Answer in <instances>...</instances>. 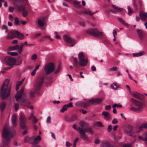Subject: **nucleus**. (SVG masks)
<instances>
[{
  "label": "nucleus",
  "mask_w": 147,
  "mask_h": 147,
  "mask_svg": "<svg viewBox=\"0 0 147 147\" xmlns=\"http://www.w3.org/2000/svg\"><path fill=\"white\" fill-rule=\"evenodd\" d=\"M79 132L81 137L84 140L88 141L89 138L86 134V132L90 134L94 133L93 130L91 127L85 128V123L82 121L80 122L79 124Z\"/></svg>",
  "instance_id": "1"
},
{
  "label": "nucleus",
  "mask_w": 147,
  "mask_h": 147,
  "mask_svg": "<svg viewBox=\"0 0 147 147\" xmlns=\"http://www.w3.org/2000/svg\"><path fill=\"white\" fill-rule=\"evenodd\" d=\"M15 135V134L10 130L6 128H3L2 135L3 139L2 141L4 146L8 145L11 139Z\"/></svg>",
  "instance_id": "2"
},
{
  "label": "nucleus",
  "mask_w": 147,
  "mask_h": 147,
  "mask_svg": "<svg viewBox=\"0 0 147 147\" xmlns=\"http://www.w3.org/2000/svg\"><path fill=\"white\" fill-rule=\"evenodd\" d=\"M11 90L10 87L8 85V80H5L1 87L0 94L3 99L7 98L9 96Z\"/></svg>",
  "instance_id": "3"
},
{
  "label": "nucleus",
  "mask_w": 147,
  "mask_h": 147,
  "mask_svg": "<svg viewBox=\"0 0 147 147\" xmlns=\"http://www.w3.org/2000/svg\"><path fill=\"white\" fill-rule=\"evenodd\" d=\"M44 78L40 77L38 78L37 80L36 84L34 86V90L33 91H31L29 94L30 97L31 98L33 97L37 91L39 90L42 85V84L44 80Z\"/></svg>",
  "instance_id": "4"
},
{
  "label": "nucleus",
  "mask_w": 147,
  "mask_h": 147,
  "mask_svg": "<svg viewBox=\"0 0 147 147\" xmlns=\"http://www.w3.org/2000/svg\"><path fill=\"white\" fill-rule=\"evenodd\" d=\"M55 66L52 62H50L46 64L44 67V70L47 75L53 72L55 69Z\"/></svg>",
  "instance_id": "5"
},
{
  "label": "nucleus",
  "mask_w": 147,
  "mask_h": 147,
  "mask_svg": "<svg viewBox=\"0 0 147 147\" xmlns=\"http://www.w3.org/2000/svg\"><path fill=\"white\" fill-rule=\"evenodd\" d=\"M41 140V137L40 136L36 137L33 136L30 138L26 137L24 139V141L25 142H28L32 144L35 145L38 143Z\"/></svg>",
  "instance_id": "6"
},
{
  "label": "nucleus",
  "mask_w": 147,
  "mask_h": 147,
  "mask_svg": "<svg viewBox=\"0 0 147 147\" xmlns=\"http://www.w3.org/2000/svg\"><path fill=\"white\" fill-rule=\"evenodd\" d=\"M86 32L87 34H91L98 37L103 36L102 32L99 31L96 28H90L87 30Z\"/></svg>",
  "instance_id": "7"
},
{
  "label": "nucleus",
  "mask_w": 147,
  "mask_h": 147,
  "mask_svg": "<svg viewBox=\"0 0 147 147\" xmlns=\"http://www.w3.org/2000/svg\"><path fill=\"white\" fill-rule=\"evenodd\" d=\"M64 41L67 43L69 44V46H74L77 42L76 40L71 37L69 35H65L63 36Z\"/></svg>",
  "instance_id": "8"
},
{
  "label": "nucleus",
  "mask_w": 147,
  "mask_h": 147,
  "mask_svg": "<svg viewBox=\"0 0 147 147\" xmlns=\"http://www.w3.org/2000/svg\"><path fill=\"white\" fill-rule=\"evenodd\" d=\"M27 119L24 114L22 113L20 114V126L22 129H24L26 127Z\"/></svg>",
  "instance_id": "9"
},
{
  "label": "nucleus",
  "mask_w": 147,
  "mask_h": 147,
  "mask_svg": "<svg viewBox=\"0 0 147 147\" xmlns=\"http://www.w3.org/2000/svg\"><path fill=\"white\" fill-rule=\"evenodd\" d=\"M144 128V127L143 126V123L139 126V130L138 131H134L132 130L131 127H129L128 128V129L127 131V133L128 134V135L130 136L135 138L136 137V135L135 134V133H139L140 131L142 130Z\"/></svg>",
  "instance_id": "10"
},
{
  "label": "nucleus",
  "mask_w": 147,
  "mask_h": 147,
  "mask_svg": "<svg viewBox=\"0 0 147 147\" xmlns=\"http://www.w3.org/2000/svg\"><path fill=\"white\" fill-rule=\"evenodd\" d=\"M16 59L11 57H7L5 59V63L7 66L11 67H7V69H11L12 67V66L14 65L16 62Z\"/></svg>",
  "instance_id": "11"
},
{
  "label": "nucleus",
  "mask_w": 147,
  "mask_h": 147,
  "mask_svg": "<svg viewBox=\"0 0 147 147\" xmlns=\"http://www.w3.org/2000/svg\"><path fill=\"white\" fill-rule=\"evenodd\" d=\"M18 30H12L9 32L6 37L7 39H12L16 37L18 33Z\"/></svg>",
  "instance_id": "12"
},
{
  "label": "nucleus",
  "mask_w": 147,
  "mask_h": 147,
  "mask_svg": "<svg viewBox=\"0 0 147 147\" xmlns=\"http://www.w3.org/2000/svg\"><path fill=\"white\" fill-rule=\"evenodd\" d=\"M131 95L133 97L140 99H143L144 98V96L142 94L136 92H133Z\"/></svg>",
  "instance_id": "13"
},
{
  "label": "nucleus",
  "mask_w": 147,
  "mask_h": 147,
  "mask_svg": "<svg viewBox=\"0 0 147 147\" xmlns=\"http://www.w3.org/2000/svg\"><path fill=\"white\" fill-rule=\"evenodd\" d=\"M24 92V89L23 88H22L19 91L17 92L15 96L16 101H18L21 98Z\"/></svg>",
  "instance_id": "14"
},
{
  "label": "nucleus",
  "mask_w": 147,
  "mask_h": 147,
  "mask_svg": "<svg viewBox=\"0 0 147 147\" xmlns=\"http://www.w3.org/2000/svg\"><path fill=\"white\" fill-rule=\"evenodd\" d=\"M129 109L132 111L137 113H141L143 110V107H138L136 108L131 107L129 108Z\"/></svg>",
  "instance_id": "15"
},
{
  "label": "nucleus",
  "mask_w": 147,
  "mask_h": 147,
  "mask_svg": "<svg viewBox=\"0 0 147 147\" xmlns=\"http://www.w3.org/2000/svg\"><path fill=\"white\" fill-rule=\"evenodd\" d=\"M34 114V112L32 111L30 115L28 117V118L29 120H32L33 123H35L38 121V119L36 118Z\"/></svg>",
  "instance_id": "16"
},
{
  "label": "nucleus",
  "mask_w": 147,
  "mask_h": 147,
  "mask_svg": "<svg viewBox=\"0 0 147 147\" xmlns=\"http://www.w3.org/2000/svg\"><path fill=\"white\" fill-rule=\"evenodd\" d=\"M12 125L13 127H16L17 125V115L16 114H13L11 117Z\"/></svg>",
  "instance_id": "17"
},
{
  "label": "nucleus",
  "mask_w": 147,
  "mask_h": 147,
  "mask_svg": "<svg viewBox=\"0 0 147 147\" xmlns=\"http://www.w3.org/2000/svg\"><path fill=\"white\" fill-rule=\"evenodd\" d=\"M93 104H94V98L87 100L84 105V108H86L90 105Z\"/></svg>",
  "instance_id": "18"
},
{
  "label": "nucleus",
  "mask_w": 147,
  "mask_h": 147,
  "mask_svg": "<svg viewBox=\"0 0 147 147\" xmlns=\"http://www.w3.org/2000/svg\"><path fill=\"white\" fill-rule=\"evenodd\" d=\"M101 147H114V146L113 145L111 146L109 141H105L102 142Z\"/></svg>",
  "instance_id": "19"
},
{
  "label": "nucleus",
  "mask_w": 147,
  "mask_h": 147,
  "mask_svg": "<svg viewBox=\"0 0 147 147\" xmlns=\"http://www.w3.org/2000/svg\"><path fill=\"white\" fill-rule=\"evenodd\" d=\"M140 19L142 20H145L147 18V13H143L141 11L139 14Z\"/></svg>",
  "instance_id": "20"
},
{
  "label": "nucleus",
  "mask_w": 147,
  "mask_h": 147,
  "mask_svg": "<svg viewBox=\"0 0 147 147\" xmlns=\"http://www.w3.org/2000/svg\"><path fill=\"white\" fill-rule=\"evenodd\" d=\"M87 62V59L84 58L79 60V64L80 66H84L86 65Z\"/></svg>",
  "instance_id": "21"
},
{
  "label": "nucleus",
  "mask_w": 147,
  "mask_h": 147,
  "mask_svg": "<svg viewBox=\"0 0 147 147\" xmlns=\"http://www.w3.org/2000/svg\"><path fill=\"white\" fill-rule=\"evenodd\" d=\"M146 54L145 51H142L136 53H133L132 54L133 56L134 57H138L144 55Z\"/></svg>",
  "instance_id": "22"
},
{
  "label": "nucleus",
  "mask_w": 147,
  "mask_h": 147,
  "mask_svg": "<svg viewBox=\"0 0 147 147\" xmlns=\"http://www.w3.org/2000/svg\"><path fill=\"white\" fill-rule=\"evenodd\" d=\"M112 6L113 7V11L112 10H111V11L112 12H120L122 11V10L123 9V8L117 7L113 5H112Z\"/></svg>",
  "instance_id": "23"
},
{
  "label": "nucleus",
  "mask_w": 147,
  "mask_h": 147,
  "mask_svg": "<svg viewBox=\"0 0 147 147\" xmlns=\"http://www.w3.org/2000/svg\"><path fill=\"white\" fill-rule=\"evenodd\" d=\"M21 102L22 105L24 106H28L29 102L27 99L22 98L21 100Z\"/></svg>",
  "instance_id": "24"
},
{
  "label": "nucleus",
  "mask_w": 147,
  "mask_h": 147,
  "mask_svg": "<svg viewBox=\"0 0 147 147\" xmlns=\"http://www.w3.org/2000/svg\"><path fill=\"white\" fill-rule=\"evenodd\" d=\"M102 115L104 116V118L106 120H107L110 118V115L109 113L105 111H103Z\"/></svg>",
  "instance_id": "25"
},
{
  "label": "nucleus",
  "mask_w": 147,
  "mask_h": 147,
  "mask_svg": "<svg viewBox=\"0 0 147 147\" xmlns=\"http://www.w3.org/2000/svg\"><path fill=\"white\" fill-rule=\"evenodd\" d=\"M6 103L5 101H2L0 102V110L3 111L6 106Z\"/></svg>",
  "instance_id": "26"
},
{
  "label": "nucleus",
  "mask_w": 147,
  "mask_h": 147,
  "mask_svg": "<svg viewBox=\"0 0 147 147\" xmlns=\"http://www.w3.org/2000/svg\"><path fill=\"white\" fill-rule=\"evenodd\" d=\"M119 85H118L117 83L115 82L113 83L111 85V88L115 90H117L118 89V88H119Z\"/></svg>",
  "instance_id": "27"
},
{
  "label": "nucleus",
  "mask_w": 147,
  "mask_h": 147,
  "mask_svg": "<svg viewBox=\"0 0 147 147\" xmlns=\"http://www.w3.org/2000/svg\"><path fill=\"white\" fill-rule=\"evenodd\" d=\"M137 31L139 38L140 39H142L143 36V31L141 30H138Z\"/></svg>",
  "instance_id": "28"
},
{
  "label": "nucleus",
  "mask_w": 147,
  "mask_h": 147,
  "mask_svg": "<svg viewBox=\"0 0 147 147\" xmlns=\"http://www.w3.org/2000/svg\"><path fill=\"white\" fill-rule=\"evenodd\" d=\"M45 21L43 18L38 20V24L39 26L40 27L42 26L44 24Z\"/></svg>",
  "instance_id": "29"
},
{
  "label": "nucleus",
  "mask_w": 147,
  "mask_h": 147,
  "mask_svg": "<svg viewBox=\"0 0 147 147\" xmlns=\"http://www.w3.org/2000/svg\"><path fill=\"white\" fill-rule=\"evenodd\" d=\"M16 37L20 40H23L24 38V35L18 31Z\"/></svg>",
  "instance_id": "30"
},
{
  "label": "nucleus",
  "mask_w": 147,
  "mask_h": 147,
  "mask_svg": "<svg viewBox=\"0 0 147 147\" xmlns=\"http://www.w3.org/2000/svg\"><path fill=\"white\" fill-rule=\"evenodd\" d=\"M17 8L18 10L20 11H24L25 9L24 5H20L17 6Z\"/></svg>",
  "instance_id": "31"
},
{
  "label": "nucleus",
  "mask_w": 147,
  "mask_h": 147,
  "mask_svg": "<svg viewBox=\"0 0 147 147\" xmlns=\"http://www.w3.org/2000/svg\"><path fill=\"white\" fill-rule=\"evenodd\" d=\"M117 19L119 21L121 24L127 27L128 26V24L126 23L125 22V21L119 17H118Z\"/></svg>",
  "instance_id": "32"
},
{
  "label": "nucleus",
  "mask_w": 147,
  "mask_h": 147,
  "mask_svg": "<svg viewBox=\"0 0 147 147\" xmlns=\"http://www.w3.org/2000/svg\"><path fill=\"white\" fill-rule=\"evenodd\" d=\"M68 107V104H66L64 105L62 108L61 109L60 111L61 112L63 113L65 111H66Z\"/></svg>",
  "instance_id": "33"
},
{
  "label": "nucleus",
  "mask_w": 147,
  "mask_h": 147,
  "mask_svg": "<svg viewBox=\"0 0 147 147\" xmlns=\"http://www.w3.org/2000/svg\"><path fill=\"white\" fill-rule=\"evenodd\" d=\"M19 46L18 45H16L15 46L11 47L10 48V49L11 51H13L17 50L19 49Z\"/></svg>",
  "instance_id": "34"
},
{
  "label": "nucleus",
  "mask_w": 147,
  "mask_h": 147,
  "mask_svg": "<svg viewBox=\"0 0 147 147\" xmlns=\"http://www.w3.org/2000/svg\"><path fill=\"white\" fill-rule=\"evenodd\" d=\"M102 101V99L99 98H94V104H99Z\"/></svg>",
  "instance_id": "35"
},
{
  "label": "nucleus",
  "mask_w": 147,
  "mask_h": 147,
  "mask_svg": "<svg viewBox=\"0 0 147 147\" xmlns=\"http://www.w3.org/2000/svg\"><path fill=\"white\" fill-rule=\"evenodd\" d=\"M82 13L84 14H87L90 16H92L93 15L92 12L89 10H85L82 11Z\"/></svg>",
  "instance_id": "36"
},
{
  "label": "nucleus",
  "mask_w": 147,
  "mask_h": 147,
  "mask_svg": "<svg viewBox=\"0 0 147 147\" xmlns=\"http://www.w3.org/2000/svg\"><path fill=\"white\" fill-rule=\"evenodd\" d=\"M77 118V115H72L69 119V121H73L76 120Z\"/></svg>",
  "instance_id": "37"
},
{
  "label": "nucleus",
  "mask_w": 147,
  "mask_h": 147,
  "mask_svg": "<svg viewBox=\"0 0 147 147\" xmlns=\"http://www.w3.org/2000/svg\"><path fill=\"white\" fill-rule=\"evenodd\" d=\"M24 45V44L22 43L21 44L20 46H19V49L18 50V51L19 53H21L22 51Z\"/></svg>",
  "instance_id": "38"
},
{
  "label": "nucleus",
  "mask_w": 147,
  "mask_h": 147,
  "mask_svg": "<svg viewBox=\"0 0 147 147\" xmlns=\"http://www.w3.org/2000/svg\"><path fill=\"white\" fill-rule=\"evenodd\" d=\"M78 57L79 59H83L84 58V54L83 52H80L78 54Z\"/></svg>",
  "instance_id": "39"
},
{
  "label": "nucleus",
  "mask_w": 147,
  "mask_h": 147,
  "mask_svg": "<svg viewBox=\"0 0 147 147\" xmlns=\"http://www.w3.org/2000/svg\"><path fill=\"white\" fill-rule=\"evenodd\" d=\"M51 117L50 116H48L46 120V123L48 124H50L51 123Z\"/></svg>",
  "instance_id": "40"
},
{
  "label": "nucleus",
  "mask_w": 147,
  "mask_h": 147,
  "mask_svg": "<svg viewBox=\"0 0 147 147\" xmlns=\"http://www.w3.org/2000/svg\"><path fill=\"white\" fill-rule=\"evenodd\" d=\"M127 9L128 10V12L127 13L129 16H131V13L133 12V11L131 9L130 7L128 6L127 7Z\"/></svg>",
  "instance_id": "41"
},
{
  "label": "nucleus",
  "mask_w": 147,
  "mask_h": 147,
  "mask_svg": "<svg viewBox=\"0 0 147 147\" xmlns=\"http://www.w3.org/2000/svg\"><path fill=\"white\" fill-rule=\"evenodd\" d=\"M7 53L11 56H17L18 55V53L17 52H7Z\"/></svg>",
  "instance_id": "42"
},
{
  "label": "nucleus",
  "mask_w": 147,
  "mask_h": 147,
  "mask_svg": "<svg viewBox=\"0 0 147 147\" xmlns=\"http://www.w3.org/2000/svg\"><path fill=\"white\" fill-rule=\"evenodd\" d=\"M22 81L18 82H17L16 88V90H17L19 89V86L22 84Z\"/></svg>",
  "instance_id": "43"
},
{
  "label": "nucleus",
  "mask_w": 147,
  "mask_h": 147,
  "mask_svg": "<svg viewBox=\"0 0 147 147\" xmlns=\"http://www.w3.org/2000/svg\"><path fill=\"white\" fill-rule=\"evenodd\" d=\"M14 24L16 26H18L19 25V20L17 17H16L15 18Z\"/></svg>",
  "instance_id": "44"
},
{
  "label": "nucleus",
  "mask_w": 147,
  "mask_h": 147,
  "mask_svg": "<svg viewBox=\"0 0 147 147\" xmlns=\"http://www.w3.org/2000/svg\"><path fill=\"white\" fill-rule=\"evenodd\" d=\"M95 125L96 126L98 127H103L104 126L101 122L100 121L96 122L95 123Z\"/></svg>",
  "instance_id": "45"
},
{
  "label": "nucleus",
  "mask_w": 147,
  "mask_h": 147,
  "mask_svg": "<svg viewBox=\"0 0 147 147\" xmlns=\"http://www.w3.org/2000/svg\"><path fill=\"white\" fill-rule=\"evenodd\" d=\"M135 105L137 106L138 107H143V104L140 102L137 101Z\"/></svg>",
  "instance_id": "46"
},
{
  "label": "nucleus",
  "mask_w": 147,
  "mask_h": 147,
  "mask_svg": "<svg viewBox=\"0 0 147 147\" xmlns=\"http://www.w3.org/2000/svg\"><path fill=\"white\" fill-rule=\"evenodd\" d=\"M138 138L140 140H142L143 141H146L147 140V136H145L144 137L142 136H139Z\"/></svg>",
  "instance_id": "47"
},
{
  "label": "nucleus",
  "mask_w": 147,
  "mask_h": 147,
  "mask_svg": "<svg viewBox=\"0 0 147 147\" xmlns=\"http://www.w3.org/2000/svg\"><path fill=\"white\" fill-rule=\"evenodd\" d=\"M119 69L118 67H113L109 69V71H113L115 70H117Z\"/></svg>",
  "instance_id": "48"
},
{
  "label": "nucleus",
  "mask_w": 147,
  "mask_h": 147,
  "mask_svg": "<svg viewBox=\"0 0 147 147\" xmlns=\"http://www.w3.org/2000/svg\"><path fill=\"white\" fill-rule=\"evenodd\" d=\"M22 11L23 12L22 14L23 16L24 17H26L28 15V11L26 10V9H25L24 11Z\"/></svg>",
  "instance_id": "49"
},
{
  "label": "nucleus",
  "mask_w": 147,
  "mask_h": 147,
  "mask_svg": "<svg viewBox=\"0 0 147 147\" xmlns=\"http://www.w3.org/2000/svg\"><path fill=\"white\" fill-rule=\"evenodd\" d=\"M14 106L15 110V111H18L19 109V104L17 103H16L14 104Z\"/></svg>",
  "instance_id": "50"
},
{
  "label": "nucleus",
  "mask_w": 147,
  "mask_h": 147,
  "mask_svg": "<svg viewBox=\"0 0 147 147\" xmlns=\"http://www.w3.org/2000/svg\"><path fill=\"white\" fill-rule=\"evenodd\" d=\"M61 67L60 66H59L57 69H56V71L55 72V74H57L58 73L59 71H61Z\"/></svg>",
  "instance_id": "51"
},
{
  "label": "nucleus",
  "mask_w": 147,
  "mask_h": 147,
  "mask_svg": "<svg viewBox=\"0 0 147 147\" xmlns=\"http://www.w3.org/2000/svg\"><path fill=\"white\" fill-rule=\"evenodd\" d=\"M37 57V55L36 54H34L31 56V59L32 60H36Z\"/></svg>",
  "instance_id": "52"
},
{
  "label": "nucleus",
  "mask_w": 147,
  "mask_h": 147,
  "mask_svg": "<svg viewBox=\"0 0 147 147\" xmlns=\"http://www.w3.org/2000/svg\"><path fill=\"white\" fill-rule=\"evenodd\" d=\"M130 100L131 102L134 104V105H135L137 101V100L133 98H131L130 99Z\"/></svg>",
  "instance_id": "53"
},
{
  "label": "nucleus",
  "mask_w": 147,
  "mask_h": 147,
  "mask_svg": "<svg viewBox=\"0 0 147 147\" xmlns=\"http://www.w3.org/2000/svg\"><path fill=\"white\" fill-rule=\"evenodd\" d=\"M79 25L80 26L82 27H84L85 26V23L82 21L80 22L79 23Z\"/></svg>",
  "instance_id": "54"
},
{
  "label": "nucleus",
  "mask_w": 147,
  "mask_h": 147,
  "mask_svg": "<svg viewBox=\"0 0 147 147\" xmlns=\"http://www.w3.org/2000/svg\"><path fill=\"white\" fill-rule=\"evenodd\" d=\"M72 145V144L70 143L69 141H66V146L67 147H69Z\"/></svg>",
  "instance_id": "55"
},
{
  "label": "nucleus",
  "mask_w": 147,
  "mask_h": 147,
  "mask_svg": "<svg viewBox=\"0 0 147 147\" xmlns=\"http://www.w3.org/2000/svg\"><path fill=\"white\" fill-rule=\"evenodd\" d=\"M74 62V65L76 66L78 64V60L77 58H74L73 59Z\"/></svg>",
  "instance_id": "56"
},
{
  "label": "nucleus",
  "mask_w": 147,
  "mask_h": 147,
  "mask_svg": "<svg viewBox=\"0 0 147 147\" xmlns=\"http://www.w3.org/2000/svg\"><path fill=\"white\" fill-rule=\"evenodd\" d=\"M132 143L131 144H124L123 145V147H130L132 145Z\"/></svg>",
  "instance_id": "57"
},
{
  "label": "nucleus",
  "mask_w": 147,
  "mask_h": 147,
  "mask_svg": "<svg viewBox=\"0 0 147 147\" xmlns=\"http://www.w3.org/2000/svg\"><path fill=\"white\" fill-rule=\"evenodd\" d=\"M72 127L74 129L77 131L79 130V127L78 128H77L76 125V124L73 125Z\"/></svg>",
  "instance_id": "58"
},
{
  "label": "nucleus",
  "mask_w": 147,
  "mask_h": 147,
  "mask_svg": "<svg viewBox=\"0 0 147 147\" xmlns=\"http://www.w3.org/2000/svg\"><path fill=\"white\" fill-rule=\"evenodd\" d=\"M118 122V121L115 118H114L112 121V123L113 124H115L117 123Z\"/></svg>",
  "instance_id": "59"
},
{
  "label": "nucleus",
  "mask_w": 147,
  "mask_h": 147,
  "mask_svg": "<svg viewBox=\"0 0 147 147\" xmlns=\"http://www.w3.org/2000/svg\"><path fill=\"white\" fill-rule=\"evenodd\" d=\"M112 129V127L111 125H109L108 126L107 130L108 132H110L111 131Z\"/></svg>",
  "instance_id": "60"
},
{
  "label": "nucleus",
  "mask_w": 147,
  "mask_h": 147,
  "mask_svg": "<svg viewBox=\"0 0 147 147\" xmlns=\"http://www.w3.org/2000/svg\"><path fill=\"white\" fill-rule=\"evenodd\" d=\"M14 9V8L11 7H10L9 8V11L10 12H13Z\"/></svg>",
  "instance_id": "61"
},
{
  "label": "nucleus",
  "mask_w": 147,
  "mask_h": 147,
  "mask_svg": "<svg viewBox=\"0 0 147 147\" xmlns=\"http://www.w3.org/2000/svg\"><path fill=\"white\" fill-rule=\"evenodd\" d=\"M111 108V106L110 105H107L105 107V109L107 110L110 109Z\"/></svg>",
  "instance_id": "62"
},
{
  "label": "nucleus",
  "mask_w": 147,
  "mask_h": 147,
  "mask_svg": "<svg viewBox=\"0 0 147 147\" xmlns=\"http://www.w3.org/2000/svg\"><path fill=\"white\" fill-rule=\"evenodd\" d=\"M43 38H47L49 39H50V40L51 41H52L53 40V39L51 38V37L49 36H45L43 37Z\"/></svg>",
  "instance_id": "63"
},
{
  "label": "nucleus",
  "mask_w": 147,
  "mask_h": 147,
  "mask_svg": "<svg viewBox=\"0 0 147 147\" xmlns=\"http://www.w3.org/2000/svg\"><path fill=\"white\" fill-rule=\"evenodd\" d=\"M94 142L95 144H99V143H100V140H99V139H96L95 140Z\"/></svg>",
  "instance_id": "64"
}]
</instances>
